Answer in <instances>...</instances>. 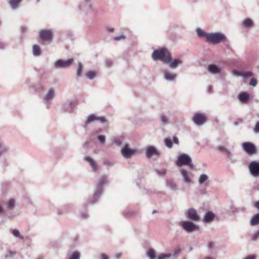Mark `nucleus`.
Wrapping results in <instances>:
<instances>
[{
    "instance_id": "nucleus-33",
    "label": "nucleus",
    "mask_w": 259,
    "mask_h": 259,
    "mask_svg": "<svg viewBox=\"0 0 259 259\" xmlns=\"http://www.w3.org/2000/svg\"><path fill=\"white\" fill-rule=\"evenodd\" d=\"M147 256L150 259H155L157 256L155 255L154 250L153 249H150L147 252Z\"/></svg>"
},
{
    "instance_id": "nucleus-62",
    "label": "nucleus",
    "mask_w": 259,
    "mask_h": 259,
    "mask_svg": "<svg viewBox=\"0 0 259 259\" xmlns=\"http://www.w3.org/2000/svg\"><path fill=\"white\" fill-rule=\"evenodd\" d=\"M114 29L113 28H109V31L110 32H113V31H114Z\"/></svg>"
},
{
    "instance_id": "nucleus-2",
    "label": "nucleus",
    "mask_w": 259,
    "mask_h": 259,
    "mask_svg": "<svg viewBox=\"0 0 259 259\" xmlns=\"http://www.w3.org/2000/svg\"><path fill=\"white\" fill-rule=\"evenodd\" d=\"M108 182V178L106 176H101L98 182L96 190L93 195L89 200L88 203L94 204L99 198L103 191V186L107 184Z\"/></svg>"
},
{
    "instance_id": "nucleus-28",
    "label": "nucleus",
    "mask_w": 259,
    "mask_h": 259,
    "mask_svg": "<svg viewBox=\"0 0 259 259\" xmlns=\"http://www.w3.org/2000/svg\"><path fill=\"white\" fill-rule=\"evenodd\" d=\"M242 24L244 27L247 28L251 27L253 25V21L250 18H246L242 22Z\"/></svg>"
},
{
    "instance_id": "nucleus-51",
    "label": "nucleus",
    "mask_w": 259,
    "mask_h": 259,
    "mask_svg": "<svg viewBox=\"0 0 259 259\" xmlns=\"http://www.w3.org/2000/svg\"><path fill=\"white\" fill-rule=\"evenodd\" d=\"M253 131L255 133H259V121L256 123Z\"/></svg>"
},
{
    "instance_id": "nucleus-42",
    "label": "nucleus",
    "mask_w": 259,
    "mask_h": 259,
    "mask_svg": "<svg viewBox=\"0 0 259 259\" xmlns=\"http://www.w3.org/2000/svg\"><path fill=\"white\" fill-rule=\"evenodd\" d=\"M82 70H83V66L80 63H79L78 64V66L77 72H76L77 75L78 77L81 76Z\"/></svg>"
},
{
    "instance_id": "nucleus-7",
    "label": "nucleus",
    "mask_w": 259,
    "mask_h": 259,
    "mask_svg": "<svg viewBox=\"0 0 259 259\" xmlns=\"http://www.w3.org/2000/svg\"><path fill=\"white\" fill-rule=\"evenodd\" d=\"M180 226L187 232H193L198 228L197 225L189 221L181 222L180 223Z\"/></svg>"
},
{
    "instance_id": "nucleus-25",
    "label": "nucleus",
    "mask_w": 259,
    "mask_h": 259,
    "mask_svg": "<svg viewBox=\"0 0 259 259\" xmlns=\"http://www.w3.org/2000/svg\"><path fill=\"white\" fill-rule=\"evenodd\" d=\"M84 160L88 162L90 165L92 166L93 171H95L98 169L97 164L96 161L92 157L90 156H85Z\"/></svg>"
},
{
    "instance_id": "nucleus-29",
    "label": "nucleus",
    "mask_w": 259,
    "mask_h": 259,
    "mask_svg": "<svg viewBox=\"0 0 259 259\" xmlns=\"http://www.w3.org/2000/svg\"><path fill=\"white\" fill-rule=\"evenodd\" d=\"M80 6V9L83 10L91 9L92 8L91 5L90 4L91 0H83Z\"/></svg>"
},
{
    "instance_id": "nucleus-59",
    "label": "nucleus",
    "mask_w": 259,
    "mask_h": 259,
    "mask_svg": "<svg viewBox=\"0 0 259 259\" xmlns=\"http://www.w3.org/2000/svg\"><path fill=\"white\" fill-rule=\"evenodd\" d=\"M208 248L209 249H211L213 246V244L211 242L209 243L208 244Z\"/></svg>"
},
{
    "instance_id": "nucleus-45",
    "label": "nucleus",
    "mask_w": 259,
    "mask_h": 259,
    "mask_svg": "<svg viewBox=\"0 0 259 259\" xmlns=\"http://www.w3.org/2000/svg\"><path fill=\"white\" fill-rule=\"evenodd\" d=\"M126 38V36L124 34H121L119 36H116L113 37L114 40L116 41H119L120 40H124Z\"/></svg>"
},
{
    "instance_id": "nucleus-23",
    "label": "nucleus",
    "mask_w": 259,
    "mask_h": 259,
    "mask_svg": "<svg viewBox=\"0 0 259 259\" xmlns=\"http://www.w3.org/2000/svg\"><path fill=\"white\" fill-rule=\"evenodd\" d=\"M215 218L214 213L212 211H209L206 212L203 219V222L204 223H210L212 222Z\"/></svg>"
},
{
    "instance_id": "nucleus-4",
    "label": "nucleus",
    "mask_w": 259,
    "mask_h": 259,
    "mask_svg": "<svg viewBox=\"0 0 259 259\" xmlns=\"http://www.w3.org/2000/svg\"><path fill=\"white\" fill-rule=\"evenodd\" d=\"M176 164L179 167L183 165H188L191 169L193 168L191 157L185 153L181 154L179 156L178 160L176 161Z\"/></svg>"
},
{
    "instance_id": "nucleus-60",
    "label": "nucleus",
    "mask_w": 259,
    "mask_h": 259,
    "mask_svg": "<svg viewBox=\"0 0 259 259\" xmlns=\"http://www.w3.org/2000/svg\"><path fill=\"white\" fill-rule=\"evenodd\" d=\"M255 206L259 209V201H257L255 203Z\"/></svg>"
},
{
    "instance_id": "nucleus-55",
    "label": "nucleus",
    "mask_w": 259,
    "mask_h": 259,
    "mask_svg": "<svg viewBox=\"0 0 259 259\" xmlns=\"http://www.w3.org/2000/svg\"><path fill=\"white\" fill-rule=\"evenodd\" d=\"M173 142L175 144L178 145L179 143V139L176 136L173 137Z\"/></svg>"
},
{
    "instance_id": "nucleus-24",
    "label": "nucleus",
    "mask_w": 259,
    "mask_h": 259,
    "mask_svg": "<svg viewBox=\"0 0 259 259\" xmlns=\"http://www.w3.org/2000/svg\"><path fill=\"white\" fill-rule=\"evenodd\" d=\"M207 69L209 73L213 74H219L221 71V69L214 64L208 65Z\"/></svg>"
},
{
    "instance_id": "nucleus-41",
    "label": "nucleus",
    "mask_w": 259,
    "mask_h": 259,
    "mask_svg": "<svg viewBox=\"0 0 259 259\" xmlns=\"http://www.w3.org/2000/svg\"><path fill=\"white\" fill-rule=\"evenodd\" d=\"M164 143L165 146L168 148H171L172 147V143L171 140L169 138H166L164 140Z\"/></svg>"
},
{
    "instance_id": "nucleus-16",
    "label": "nucleus",
    "mask_w": 259,
    "mask_h": 259,
    "mask_svg": "<svg viewBox=\"0 0 259 259\" xmlns=\"http://www.w3.org/2000/svg\"><path fill=\"white\" fill-rule=\"evenodd\" d=\"M186 214L187 217L191 221L197 222L199 220V217L197 211L193 208L188 209Z\"/></svg>"
},
{
    "instance_id": "nucleus-18",
    "label": "nucleus",
    "mask_w": 259,
    "mask_h": 259,
    "mask_svg": "<svg viewBox=\"0 0 259 259\" xmlns=\"http://www.w3.org/2000/svg\"><path fill=\"white\" fill-rule=\"evenodd\" d=\"M53 32L51 30L43 29L39 32V37L42 40H49L52 39Z\"/></svg>"
},
{
    "instance_id": "nucleus-27",
    "label": "nucleus",
    "mask_w": 259,
    "mask_h": 259,
    "mask_svg": "<svg viewBox=\"0 0 259 259\" xmlns=\"http://www.w3.org/2000/svg\"><path fill=\"white\" fill-rule=\"evenodd\" d=\"M32 53L35 57L39 56L41 54L40 47L37 45H34L32 46Z\"/></svg>"
},
{
    "instance_id": "nucleus-47",
    "label": "nucleus",
    "mask_w": 259,
    "mask_h": 259,
    "mask_svg": "<svg viewBox=\"0 0 259 259\" xmlns=\"http://www.w3.org/2000/svg\"><path fill=\"white\" fill-rule=\"evenodd\" d=\"M249 84L250 86H252L254 87L256 86V85H257L256 79L254 77L251 78Z\"/></svg>"
},
{
    "instance_id": "nucleus-34",
    "label": "nucleus",
    "mask_w": 259,
    "mask_h": 259,
    "mask_svg": "<svg viewBox=\"0 0 259 259\" xmlns=\"http://www.w3.org/2000/svg\"><path fill=\"white\" fill-rule=\"evenodd\" d=\"M160 122L162 125H165L168 123V118L164 114H161L160 117Z\"/></svg>"
},
{
    "instance_id": "nucleus-20",
    "label": "nucleus",
    "mask_w": 259,
    "mask_h": 259,
    "mask_svg": "<svg viewBox=\"0 0 259 259\" xmlns=\"http://www.w3.org/2000/svg\"><path fill=\"white\" fill-rule=\"evenodd\" d=\"M238 99L241 103H246L250 100V95L246 92H242L238 94Z\"/></svg>"
},
{
    "instance_id": "nucleus-53",
    "label": "nucleus",
    "mask_w": 259,
    "mask_h": 259,
    "mask_svg": "<svg viewBox=\"0 0 259 259\" xmlns=\"http://www.w3.org/2000/svg\"><path fill=\"white\" fill-rule=\"evenodd\" d=\"M6 46L7 45L6 43L0 40V49H4L6 47Z\"/></svg>"
},
{
    "instance_id": "nucleus-52",
    "label": "nucleus",
    "mask_w": 259,
    "mask_h": 259,
    "mask_svg": "<svg viewBox=\"0 0 259 259\" xmlns=\"http://www.w3.org/2000/svg\"><path fill=\"white\" fill-rule=\"evenodd\" d=\"M16 253V252H13L11 251H9V253L5 255V258H8V257L11 256L12 255L15 254Z\"/></svg>"
},
{
    "instance_id": "nucleus-26",
    "label": "nucleus",
    "mask_w": 259,
    "mask_h": 259,
    "mask_svg": "<svg viewBox=\"0 0 259 259\" xmlns=\"http://www.w3.org/2000/svg\"><path fill=\"white\" fill-rule=\"evenodd\" d=\"M208 180V176L206 174H203L199 176L198 182L200 185L204 184L205 186H207L208 185L207 182Z\"/></svg>"
},
{
    "instance_id": "nucleus-19",
    "label": "nucleus",
    "mask_w": 259,
    "mask_h": 259,
    "mask_svg": "<svg viewBox=\"0 0 259 259\" xmlns=\"http://www.w3.org/2000/svg\"><path fill=\"white\" fill-rule=\"evenodd\" d=\"M55 90L54 88H50L47 94L43 97V101L46 104H48L50 101L52 100L55 97Z\"/></svg>"
},
{
    "instance_id": "nucleus-36",
    "label": "nucleus",
    "mask_w": 259,
    "mask_h": 259,
    "mask_svg": "<svg viewBox=\"0 0 259 259\" xmlns=\"http://www.w3.org/2000/svg\"><path fill=\"white\" fill-rule=\"evenodd\" d=\"M171 256L170 253H161L157 256V259H167Z\"/></svg>"
},
{
    "instance_id": "nucleus-8",
    "label": "nucleus",
    "mask_w": 259,
    "mask_h": 259,
    "mask_svg": "<svg viewBox=\"0 0 259 259\" xmlns=\"http://www.w3.org/2000/svg\"><path fill=\"white\" fill-rule=\"evenodd\" d=\"M75 110V106L73 101L68 100L62 105L61 111L63 112L72 113Z\"/></svg>"
},
{
    "instance_id": "nucleus-1",
    "label": "nucleus",
    "mask_w": 259,
    "mask_h": 259,
    "mask_svg": "<svg viewBox=\"0 0 259 259\" xmlns=\"http://www.w3.org/2000/svg\"><path fill=\"white\" fill-rule=\"evenodd\" d=\"M151 57L153 60H160L167 65L171 69H176L183 64V61L181 58L173 59L171 53L164 48L155 50Z\"/></svg>"
},
{
    "instance_id": "nucleus-54",
    "label": "nucleus",
    "mask_w": 259,
    "mask_h": 259,
    "mask_svg": "<svg viewBox=\"0 0 259 259\" xmlns=\"http://www.w3.org/2000/svg\"><path fill=\"white\" fill-rule=\"evenodd\" d=\"M243 259H256V256L255 255H249L244 258Z\"/></svg>"
},
{
    "instance_id": "nucleus-48",
    "label": "nucleus",
    "mask_w": 259,
    "mask_h": 259,
    "mask_svg": "<svg viewBox=\"0 0 259 259\" xmlns=\"http://www.w3.org/2000/svg\"><path fill=\"white\" fill-rule=\"evenodd\" d=\"M232 74L234 76L242 77V72H240L237 70L234 69L232 71Z\"/></svg>"
},
{
    "instance_id": "nucleus-11",
    "label": "nucleus",
    "mask_w": 259,
    "mask_h": 259,
    "mask_svg": "<svg viewBox=\"0 0 259 259\" xmlns=\"http://www.w3.org/2000/svg\"><path fill=\"white\" fill-rule=\"evenodd\" d=\"M180 172L183 181L186 184H190L192 183L193 175L190 171L182 168L180 169Z\"/></svg>"
},
{
    "instance_id": "nucleus-50",
    "label": "nucleus",
    "mask_w": 259,
    "mask_h": 259,
    "mask_svg": "<svg viewBox=\"0 0 259 259\" xmlns=\"http://www.w3.org/2000/svg\"><path fill=\"white\" fill-rule=\"evenodd\" d=\"M113 61L112 60H107L106 61L105 64L107 67H110L112 66Z\"/></svg>"
},
{
    "instance_id": "nucleus-17",
    "label": "nucleus",
    "mask_w": 259,
    "mask_h": 259,
    "mask_svg": "<svg viewBox=\"0 0 259 259\" xmlns=\"http://www.w3.org/2000/svg\"><path fill=\"white\" fill-rule=\"evenodd\" d=\"M163 73L164 79L168 81H175L177 77V74L176 73L167 69L164 70Z\"/></svg>"
},
{
    "instance_id": "nucleus-63",
    "label": "nucleus",
    "mask_w": 259,
    "mask_h": 259,
    "mask_svg": "<svg viewBox=\"0 0 259 259\" xmlns=\"http://www.w3.org/2000/svg\"><path fill=\"white\" fill-rule=\"evenodd\" d=\"M211 89H212V87L211 86H208V88H207L208 91H210Z\"/></svg>"
},
{
    "instance_id": "nucleus-5",
    "label": "nucleus",
    "mask_w": 259,
    "mask_h": 259,
    "mask_svg": "<svg viewBox=\"0 0 259 259\" xmlns=\"http://www.w3.org/2000/svg\"><path fill=\"white\" fill-rule=\"evenodd\" d=\"M16 205V200L14 198L9 199L6 203V208L8 211L6 215L9 219H12L18 215L16 211H12Z\"/></svg>"
},
{
    "instance_id": "nucleus-9",
    "label": "nucleus",
    "mask_w": 259,
    "mask_h": 259,
    "mask_svg": "<svg viewBox=\"0 0 259 259\" xmlns=\"http://www.w3.org/2000/svg\"><path fill=\"white\" fill-rule=\"evenodd\" d=\"M97 121L100 123H104L106 121V119L104 116H98L95 114H92L88 116L85 124L88 125L93 121Z\"/></svg>"
},
{
    "instance_id": "nucleus-10",
    "label": "nucleus",
    "mask_w": 259,
    "mask_h": 259,
    "mask_svg": "<svg viewBox=\"0 0 259 259\" xmlns=\"http://www.w3.org/2000/svg\"><path fill=\"white\" fill-rule=\"evenodd\" d=\"M242 146L243 150L248 155H253L256 152L255 145L251 143L244 142Z\"/></svg>"
},
{
    "instance_id": "nucleus-31",
    "label": "nucleus",
    "mask_w": 259,
    "mask_h": 259,
    "mask_svg": "<svg viewBox=\"0 0 259 259\" xmlns=\"http://www.w3.org/2000/svg\"><path fill=\"white\" fill-rule=\"evenodd\" d=\"M196 33L197 35L199 37H204L205 38V40L207 38V36L208 35V33H206L204 32L203 30H202L200 28H197L196 29Z\"/></svg>"
},
{
    "instance_id": "nucleus-61",
    "label": "nucleus",
    "mask_w": 259,
    "mask_h": 259,
    "mask_svg": "<svg viewBox=\"0 0 259 259\" xmlns=\"http://www.w3.org/2000/svg\"><path fill=\"white\" fill-rule=\"evenodd\" d=\"M4 209L2 206L0 205V213L3 211Z\"/></svg>"
},
{
    "instance_id": "nucleus-46",
    "label": "nucleus",
    "mask_w": 259,
    "mask_h": 259,
    "mask_svg": "<svg viewBox=\"0 0 259 259\" xmlns=\"http://www.w3.org/2000/svg\"><path fill=\"white\" fill-rule=\"evenodd\" d=\"M155 171L158 175H159L160 176H164V175L166 174V170L165 169H155Z\"/></svg>"
},
{
    "instance_id": "nucleus-32",
    "label": "nucleus",
    "mask_w": 259,
    "mask_h": 259,
    "mask_svg": "<svg viewBox=\"0 0 259 259\" xmlns=\"http://www.w3.org/2000/svg\"><path fill=\"white\" fill-rule=\"evenodd\" d=\"M96 74L97 72L95 71H90L86 73L85 75L90 80H93L96 77Z\"/></svg>"
},
{
    "instance_id": "nucleus-39",
    "label": "nucleus",
    "mask_w": 259,
    "mask_h": 259,
    "mask_svg": "<svg viewBox=\"0 0 259 259\" xmlns=\"http://www.w3.org/2000/svg\"><path fill=\"white\" fill-rule=\"evenodd\" d=\"M259 237V230L254 231L251 235V239L252 241H256Z\"/></svg>"
},
{
    "instance_id": "nucleus-12",
    "label": "nucleus",
    "mask_w": 259,
    "mask_h": 259,
    "mask_svg": "<svg viewBox=\"0 0 259 259\" xmlns=\"http://www.w3.org/2000/svg\"><path fill=\"white\" fill-rule=\"evenodd\" d=\"M136 152V150L130 148L127 144L124 145L121 150V155L126 159L130 158Z\"/></svg>"
},
{
    "instance_id": "nucleus-40",
    "label": "nucleus",
    "mask_w": 259,
    "mask_h": 259,
    "mask_svg": "<svg viewBox=\"0 0 259 259\" xmlns=\"http://www.w3.org/2000/svg\"><path fill=\"white\" fill-rule=\"evenodd\" d=\"M80 253L77 251L73 252L69 256V259H79Z\"/></svg>"
},
{
    "instance_id": "nucleus-15",
    "label": "nucleus",
    "mask_w": 259,
    "mask_h": 259,
    "mask_svg": "<svg viewBox=\"0 0 259 259\" xmlns=\"http://www.w3.org/2000/svg\"><path fill=\"white\" fill-rule=\"evenodd\" d=\"M194 123L197 125H202L206 120L205 116L201 113H195L192 118Z\"/></svg>"
},
{
    "instance_id": "nucleus-56",
    "label": "nucleus",
    "mask_w": 259,
    "mask_h": 259,
    "mask_svg": "<svg viewBox=\"0 0 259 259\" xmlns=\"http://www.w3.org/2000/svg\"><path fill=\"white\" fill-rule=\"evenodd\" d=\"M218 149L221 151H222V152H226V150H227L228 149L227 148H226L225 147H223V146H219Z\"/></svg>"
},
{
    "instance_id": "nucleus-30",
    "label": "nucleus",
    "mask_w": 259,
    "mask_h": 259,
    "mask_svg": "<svg viewBox=\"0 0 259 259\" xmlns=\"http://www.w3.org/2000/svg\"><path fill=\"white\" fill-rule=\"evenodd\" d=\"M250 224L251 226H255L259 224V213L255 214L250 220Z\"/></svg>"
},
{
    "instance_id": "nucleus-43",
    "label": "nucleus",
    "mask_w": 259,
    "mask_h": 259,
    "mask_svg": "<svg viewBox=\"0 0 259 259\" xmlns=\"http://www.w3.org/2000/svg\"><path fill=\"white\" fill-rule=\"evenodd\" d=\"M225 153L227 155V157L230 160L232 161V162H234L235 161V160H233L232 159L233 154L230 151H229L228 149L227 150H226V152Z\"/></svg>"
},
{
    "instance_id": "nucleus-38",
    "label": "nucleus",
    "mask_w": 259,
    "mask_h": 259,
    "mask_svg": "<svg viewBox=\"0 0 259 259\" xmlns=\"http://www.w3.org/2000/svg\"><path fill=\"white\" fill-rule=\"evenodd\" d=\"M169 188L172 191H176L177 190V187L176 183L172 181H170L167 184Z\"/></svg>"
},
{
    "instance_id": "nucleus-49",
    "label": "nucleus",
    "mask_w": 259,
    "mask_h": 259,
    "mask_svg": "<svg viewBox=\"0 0 259 259\" xmlns=\"http://www.w3.org/2000/svg\"><path fill=\"white\" fill-rule=\"evenodd\" d=\"M98 139L102 144H103L105 142V137L103 135H99L98 136Z\"/></svg>"
},
{
    "instance_id": "nucleus-6",
    "label": "nucleus",
    "mask_w": 259,
    "mask_h": 259,
    "mask_svg": "<svg viewBox=\"0 0 259 259\" xmlns=\"http://www.w3.org/2000/svg\"><path fill=\"white\" fill-rule=\"evenodd\" d=\"M74 59L70 58L66 61L59 59L54 63V67L56 69L66 68L69 67L73 62Z\"/></svg>"
},
{
    "instance_id": "nucleus-64",
    "label": "nucleus",
    "mask_w": 259,
    "mask_h": 259,
    "mask_svg": "<svg viewBox=\"0 0 259 259\" xmlns=\"http://www.w3.org/2000/svg\"><path fill=\"white\" fill-rule=\"evenodd\" d=\"M204 259H212V258L210 257H205Z\"/></svg>"
},
{
    "instance_id": "nucleus-21",
    "label": "nucleus",
    "mask_w": 259,
    "mask_h": 259,
    "mask_svg": "<svg viewBox=\"0 0 259 259\" xmlns=\"http://www.w3.org/2000/svg\"><path fill=\"white\" fill-rule=\"evenodd\" d=\"M10 151V147L5 143L0 141V158L8 154Z\"/></svg>"
},
{
    "instance_id": "nucleus-22",
    "label": "nucleus",
    "mask_w": 259,
    "mask_h": 259,
    "mask_svg": "<svg viewBox=\"0 0 259 259\" xmlns=\"http://www.w3.org/2000/svg\"><path fill=\"white\" fill-rule=\"evenodd\" d=\"M23 1V0H10L9 5L12 10H16L20 7Z\"/></svg>"
},
{
    "instance_id": "nucleus-37",
    "label": "nucleus",
    "mask_w": 259,
    "mask_h": 259,
    "mask_svg": "<svg viewBox=\"0 0 259 259\" xmlns=\"http://www.w3.org/2000/svg\"><path fill=\"white\" fill-rule=\"evenodd\" d=\"M12 234L16 237L19 238L21 239H24V237L22 236L19 232V231L17 229H14L12 231Z\"/></svg>"
},
{
    "instance_id": "nucleus-58",
    "label": "nucleus",
    "mask_w": 259,
    "mask_h": 259,
    "mask_svg": "<svg viewBox=\"0 0 259 259\" xmlns=\"http://www.w3.org/2000/svg\"><path fill=\"white\" fill-rule=\"evenodd\" d=\"M180 251V249H177L175 250L174 251V256H176L178 253H179Z\"/></svg>"
},
{
    "instance_id": "nucleus-35",
    "label": "nucleus",
    "mask_w": 259,
    "mask_h": 259,
    "mask_svg": "<svg viewBox=\"0 0 259 259\" xmlns=\"http://www.w3.org/2000/svg\"><path fill=\"white\" fill-rule=\"evenodd\" d=\"M253 74V72L250 71H243L242 72V77L244 79H247L251 77Z\"/></svg>"
},
{
    "instance_id": "nucleus-13",
    "label": "nucleus",
    "mask_w": 259,
    "mask_h": 259,
    "mask_svg": "<svg viewBox=\"0 0 259 259\" xmlns=\"http://www.w3.org/2000/svg\"><path fill=\"white\" fill-rule=\"evenodd\" d=\"M249 171L253 176H259V161H252L248 166Z\"/></svg>"
},
{
    "instance_id": "nucleus-3",
    "label": "nucleus",
    "mask_w": 259,
    "mask_h": 259,
    "mask_svg": "<svg viewBox=\"0 0 259 259\" xmlns=\"http://www.w3.org/2000/svg\"><path fill=\"white\" fill-rule=\"evenodd\" d=\"M226 39V36L222 32H212L208 33L205 41L209 44L217 45Z\"/></svg>"
},
{
    "instance_id": "nucleus-57",
    "label": "nucleus",
    "mask_w": 259,
    "mask_h": 259,
    "mask_svg": "<svg viewBox=\"0 0 259 259\" xmlns=\"http://www.w3.org/2000/svg\"><path fill=\"white\" fill-rule=\"evenodd\" d=\"M101 259H108V257L105 254L102 253L101 254Z\"/></svg>"
},
{
    "instance_id": "nucleus-14",
    "label": "nucleus",
    "mask_w": 259,
    "mask_h": 259,
    "mask_svg": "<svg viewBox=\"0 0 259 259\" xmlns=\"http://www.w3.org/2000/svg\"><path fill=\"white\" fill-rule=\"evenodd\" d=\"M146 156L148 158H151L153 156H159L160 152L153 146H148L146 149Z\"/></svg>"
},
{
    "instance_id": "nucleus-44",
    "label": "nucleus",
    "mask_w": 259,
    "mask_h": 259,
    "mask_svg": "<svg viewBox=\"0 0 259 259\" xmlns=\"http://www.w3.org/2000/svg\"><path fill=\"white\" fill-rule=\"evenodd\" d=\"M79 216L82 219H87L89 218V215L87 211H83L80 213Z\"/></svg>"
}]
</instances>
